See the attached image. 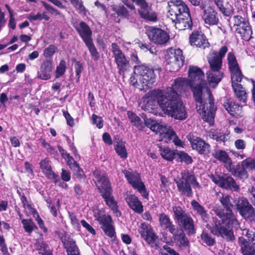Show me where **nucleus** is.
Returning a JSON list of instances; mask_svg holds the SVG:
<instances>
[{"mask_svg": "<svg viewBox=\"0 0 255 255\" xmlns=\"http://www.w3.org/2000/svg\"><path fill=\"white\" fill-rule=\"evenodd\" d=\"M189 86L196 102V109L202 118L210 124L213 122L216 107L204 74L201 69L190 66L188 70Z\"/></svg>", "mask_w": 255, "mask_h": 255, "instance_id": "nucleus-1", "label": "nucleus"}, {"mask_svg": "<svg viewBox=\"0 0 255 255\" xmlns=\"http://www.w3.org/2000/svg\"><path fill=\"white\" fill-rule=\"evenodd\" d=\"M168 93L160 89H155L146 94L142 98L140 103L141 109L144 111L149 110L150 106L155 105L156 102L164 112V113L176 119V117H179L177 113L175 112L173 106L176 107L180 111V105L176 100V96L173 94L171 96L167 95Z\"/></svg>", "mask_w": 255, "mask_h": 255, "instance_id": "nucleus-2", "label": "nucleus"}, {"mask_svg": "<svg viewBox=\"0 0 255 255\" xmlns=\"http://www.w3.org/2000/svg\"><path fill=\"white\" fill-rule=\"evenodd\" d=\"M167 16L179 30L191 28L192 26L189 8L182 0H175L168 2Z\"/></svg>", "mask_w": 255, "mask_h": 255, "instance_id": "nucleus-3", "label": "nucleus"}, {"mask_svg": "<svg viewBox=\"0 0 255 255\" xmlns=\"http://www.w3.org/2000/svg\"><path fill=\"white\" fill-rule=\"evenodd\" d=\"M214 212L216 215L221 219L222 224L228 227L229 229L221 226L220 221L214 217L213 218L214 227L211 231L212 233L218 237L232 239L233 232L230 228H238L239 223L232 210L217 209L214 210Z\"/></svg>", "mask_w": 255, "mask_h": 255, "instance_id": "nucleus-4", "label": "nucleus"}, {"mask_svg": "<svg viewBox=\"0 0 255 255\" xmlns=\"http://www.w3.org/2000/svg\"><path fill=\"white\" fill-rule=\"evenodd\" d=\"M130 81L133 86L140 90L149 88L155 82L154 70L143 65L135 66Z\"/></svg>", "mask_w": 255, "mask_h": 255, "instance_id": "nucleus-5", "label": "nucleus"}, {"mask_svg": "<svg viewBox=\"0 0 255 255\" xmlns=\"http://www.w3.org/2000/svg\"><path fill=\"white\" fill-rule=\"evenodd\" d=\"M94 176L98 182L97 187L107 205L115 213L119 216L121 213L118 209V206L116 201L111 195V188L110 182L107 177V174L98 170L94 172Z\"/></svg>", "mask_w": 255, "mask_h": 255, "instance_id": "nucleus-6", "label": "nucleus"}, {"mask_svg": "<svg viewBox=\"0 0 255 255\" xmlns=\"http://www.w3.org/2000/svg\"><path fill=\"white\" fill-rule=\"evenodd\" d=\"M189 85V81L186 78H177L174 80V84L170 87H168L166 89L163 90L165 92H167V95L171 96L173 93L176 94V100L180 105V107L181 108V111H179V109L176 108V106H173V110L177 113V116L179 117H176L177 120H183L187 117V114L185 109V107L184 106L183 102L179 97L178 93H180L182 91H184L186 87Z\"/></svg>", "mask_w": 255, "mask_h": 255, "instance_id": "nucleus-7", "label": "nucleus"}, {"mask_svg": "<svg viewBox=\"0 0 255 255\" xmlns=\"http://www.w3.org/2000/svg\"><path fill=\"white\" fill-rule=\"evenodd\" d=\"M176 183L179 191L187 197L192 196L193 192L191 185L195 189L200 188L194 175L188 171L182 173V177L177 180Z\"/></svg>", "mask_w": 255, "mask_h": 255, "instance_id": "nucleus-8", "label": "nucleus"}, {"mask_svg": "<svg viewBox=\"0 0 255 255\" xmlns=\"http://www.w3.org/2000/svg\"><path fill=\"white\" fill-rule=\"evenodd\" d=\"M228 48L227 46H223L219 49L218 52L213 51L210 53V55L207 57L208 62L210 65V69L218 72L221 71L222 67V60L227 53ZM219 74L218 73H217Z\"/></svg>", "mask_w": 255, "mask_h": 255, "instance_id": "nucleus-9", "label": "nucleus"}, {"mask_svg": "<svg viewBox=\"0 0 255 255\" xmlns=\"http://www.w3.org/2000/svg\"><path fill=\"white\" fill-rule=\"evenodd\" d=\"M123 172L132 187L137 189L144 198L147 199L148 194L143 183L141 181L139 174L136 172L132 171L131 169L124 170Z\"/></svg>", "mask_w": 255, "mask_h": 255, "instance_id": "nucleus-10", "label": "nucleus"}, {"mask_svg": "<svg viewBox=\"0 0 255 255\" xmlns=\"http://www.w3.org/2000/svg\"><path fill=\"white\" fill-rule=\"evenodd\" d=\"M165 58L168 65L172 67V70L177 71L184 64V59L182 51L171 48L166 51Z\"/></svg>", "mask_w": 255, "mask_h": 255, "instance_id": "nucleus-11", "label": "nucleus"}, {"mask_svg": "<svg viewBox=\"0 0 255 255\" xmlns=\"http://www.w3.org/2000/svg\"><path fill=\"white\" fill-rule=\"evenodd\" d=\"M159 222L160 227L163 229L168 230L175 238V239H184L185 234L182 230H177L170 221L169 217L164 213L159 215Z\"/></svg>", "mask_w": 255, "mask_h": 255, "instance_id": "nucleus-12", "label": "nucleus"}, {"mask_svg": "<svg viewBox=\"0 0 255 255\" xmlns=\"http://www.w3.org/2000/svg\"><path fill=\"white\" fill-rule=\"evenodd\" d=\"M146 33L150 41L157 44H165L169 39L167 33L159 28L150 27L146 30Z\"/></svg>", "mask_w": 255, "mask_h": 255, "instance_id": "nucleus-13", "label": "nucleus"}, {"mask_svg": "<svg viewBox=\"0 0 255 255\" xmlns=\"http://www.w3.org/2000/svg\"><path fill=\"white\" fill-rule=\"evenodd\" d=\"M210 178L213 182L222 188L235 191L239 189V186L236 184L235 180L228 175H212Z\"/></svg>", "mask_w": 255, "mask_h": 255, "instance_id": "nucleus-14", "label": "nucleus"}, {"mask_svg": "<svg viewBox=\"0 0 255 255\" xmlns=\"http://www.w3.org/2000/svg\"><path fill=\"white\" fill-rule=\"evenodd\" d=\"M111 47V50L119 71L120 73H124L128 68L129 62L117 44L112 43Z\"/></svg>", "mask_w": 255, "mask_h": 255, "instance_id": "nucleus-15", "label": "nucleus"}, {"mask_svg": "<svg viewBox=\"0 0 255 255\" xmlns=\"http://www.w3.org/2000/svg\"><path fill=\"white\" fill-rule=\"evenodd\" d=\"M227 60L229 68L231 73L232 81H241L243 77L238 63L234 53L229 52L228 54Z\"/></svg>", "mask_w": 255, "mask_h": 255, "instance_id": "nucleus-16", "label": "nucleus"}, {"mask_svg": "<svg viewBox=\"0 0 255 255\" xmlns=\"http://www.w3.org/2000/svg\"><path fill=\"white\" fill-rule=\"evenodd\" d=\"M140 6L138 12L141 17L145 19L155 21L157 20L156 14L148 6L145 0H131Z\"/></svg>", "mask_w": 255, "mask_h": 255, "instance_id": "nucleus-17", "label": "nucleus"}, {"mask_svg": "<svg viewBox=\"0 0 255 255\" xmlns=\"http://www.w3.org/2000/svg\"><path fill=\"white\" fill-rule=\"evenodd\" d=\"M189 39L191 45L202 49L209 47L210 45L205 36L198 31L193 32L189 37Z\"/></svg>", "mask_w": 255, "mask_h": 255, "instance_id": "nucleus-18", "label": "nucleus"}, {"mask_svg": "<svg viewBox=\"0 0 255 255\" xmlns=\"http://www.w3.org/2000/svg\"><path fill=\"white\" fill-rule=\"evenodd\" d=\"M224 107L231 116L236 118L243 117L242 107L231 100H227L224 103Z\"/></svg>", "mask_w": 255, "mask_h": 255, "instance_id": "nucleus-19", "label": "nucleus"}, {"mask_svg": "<svg viewBox=\"0 0 255 255\" xmlns=\"http://www.w3.org/2000/svg\"><path fill=\"white\" fill-rule=\"evenodd\" d=\"M40 167L42 172L46 177L50 180H52L55 183L60 181L59 175L56 174L52 170L49 161L47 159H44L40 162Z\"/></svg>", "mask_w": 255, "mask_h": 255, "instance_id": "nucleus-20", "label": "nucleus"}, {"mask_svg": "<svg viewBox=\"0 0 255 255\" xmlns=\"http://www.w3.org/2000/svg\"><path fill=\"white\" fill-rule=\"evenodd\" d=\"M190 141L192 148L197 150L200 154H206L209 152L210 145L201 138L193 136Z\"/></svg>", "mask_w": 255, "mask_h": 255, "instance_id": "nucleus-21", "label": "nucleus"}, {"mask_svg": "<svg viewBox=\"0 0 255 255\" xmlns=\"http://www.w3.org/2000/svg\"><path fill=\"white\" fill-rule=\"evenodd\" d=\"M98 221L102 225V228L105 233L109 237L115 236V231L112 225V219L109 216H103L98 218Z\"/></svg>", "mask_w": 255, "mask_h": 255, "instance_id": "nucleus-22", "label": "nucleus"}, {"mask_svg": "<svg viewBox=\"0 0 255 255\" xmlns=\"http://www.w3.org/2000/svg\"><path fill=\"white\" fill-rule=\"evenodd\" d=\"M125 200L129 207L135 213L141 214L143 211L142 203L134 195H127Z\"/></svg>", "mask_w": 255, "mask_h": 255, "instance_id": "nucleus-23", "label": "nucleus"}, {"mask_svg": "<svg viewBox=\"0 0 255 255\" xmlns=\"http://www.w3.org/2000/svg\"><path fill=\"white\" fill-rule=\"evenodd\" d=\"M217 14L216 11L212 7L209 6L204 10L202 18L206 24L210 25H215L219 21Z\"/></svg>", "mask_w": 255, "mask_h": 255, "instance_id": "nucleus-24", "label": "nucleus"}, {"mask_svg": "<svg viewBox=\"0 0 255 255\" xmlns=\"http://www.w3.org/2000/svg\"><path fill=\"white\" fill-rule=\"evenodd\" d=\"M53 69L52 63L50 60H46L41 64L40 71L38 72V78L44 80L50 79Z\"/></svg>", "mask_w": 255, "mask_h": 255, "instance_id": "nucleus-25", "label": "nucleus"}, {"mask_svg": "<svg viewBox=\"0 0 255 255\" xmlns=\"http://www.w3.org/2000/svg\"><path fill=\"white\" fill-rule=\"evenodd\" d=\"M219 10L225 15L230 16L233 14L234 8L228 0H212Z\"/></svg>", "mask_w": 255, "mask_h": 255, "instance_id": "nucleus-26", "label": "nucleus"}, {"mask_svg": "<svg viewBox=\"0 0 255 255\" xmlns=\"http://www.w3.org/2000/svg\"><path fill=\"white\" fill-rule=\"evenodd\" d=\"M212 155L216 159L225 164L227 170L230 171L232 168V162L228 153L224 150H218L215 151Z\"/></svg>", "mask_w": 255, "mask_h": 255, "instance_id": "nucleus-27", "label": "nucleus"}, {"mask_svg": "<svg viewBox=\"0 0 255 255\" xmlns=\"http://www.w3.org/2000/svg\"><path fill=\"white\" fill-rule=\"evenodd\" d=\"M157 134H159L160 136V140L164 141L165 142H168L172 140L173 135L176 134L170 127L162 125Z\"/></svg>", "mask_w": 255, "mask_h": 255, "instance_id": "nucleus-28", "label": "nucleus"}, {"mask_svg": "<svg viewBox=\"0 0 255 255\" xmlns=\"http://www.w3.org/2000/svg\"><path fill=\"white\" fill-rule=\"evenodd\" d=\"M217 72L212 70H208L206 72L207 79L210 86L215 88L220 82L223 76V73L222 71Z\"/></svg>", "mask_w": 255, "mask_h": 255, "instance_id": "nucleus-29", "label": "nucleus"}, {"mask_svg": "<svg viewBox=\"0 0 255 255\" xmlns=\"http://www.w3.org/2000/svg\"><path fill=\"white\" fill-rule=\"evenodd\" d=\"M241 81H232V87L237 98L242 102H245L247 99V93L242 85L239 84Z\"/></svg>", "mask_w": 255, "mask_h": 255, "instance_id": "nucleus-30", "label": "nucleus"}, {"mask_svg": "<svg viewBox=\"0 0 255 255\" xmlns=\"http://www.w3.org/2000/svg\"><path fill=\"white\" fill-rule=\"evenodd\" d=\"M76 28L85 42L92 40L91 38L92 31L86 23L81 22Z\"/></svg>", "mask_w": 255, "mask_h": 255, "instance_id": "nucleus-31", "label": "nucleus"}, {"mask_svg": "<svg viewBox=\"0 0 255 255\" xmlns=\"http://www.w3.org/2000/svg\"><path fill=\"white\" fill-rule=\"evenodd\" d=\"M139 232L143 239H155L157 238L151 226L144 223L141 224Z\"/></svg>", "mask_w": 255, "mask_h": 255, "instance_id": "nucleus-32", "label": "nucleus"}, {"mask_svg": "<svg viewBox=\"0 0 255 255\" xmlns=\"http://www.w3.org/2000/svg\"><path fill=\"white\" fill-rule=\"evenodd\" d=\"M236 31L241 35L243 39L246 41H249L252 38L253 31L249 21L245 22L242 26L238 27Z\"/></svg>", "mask_w": 255, "mask_h": 255, "instance_id": "nucleus-33", "label": "nucleus"}, {"mask_svg": "<svg viewBox=\"0 0 255 255\" xmlns=\"http://www.w3.org/2000/svg\"><path fill=\"white\" fill-rule=\"evenodd\" d=\"M67 255H73L80 253L79 249L73 240H62Z\"/></svg>", "mask_w": 255, "mask_h": 255, "instance_id": "nucleus-34", "label": "nucleus"}, {"mask_svg": "<svg viewBox=\"0 0 255 255\" xmlns=\"http://www.w3.org/2000/svg\"><path fill=\"white\" fill-rule=\"evenodd\" d=\"M178 223L183 226L188 234L193 235L195 233L196 230L194 227V221L190 216L189 215Z\"/></svg>", "mask_w": 255, "mask_h": 255, "instance_id": "nucleus-35", "label": "nucleus"}, {"mask_svg": "<svg viewBox=\"0 0 255 255\" xmlns=\"http://www.w3.org/2000/svg\"><path fill=\"white\" fill-rule=\"evenodd\" d=\"M161 156L164 159L171 161L176 158L177 150L171 149L169 147H159Z\"/></svg>", "mask_w": 255, "mask_h": 255, "instance_id": "nucleus-36", "label": "nucleus"}, {"mask_svg": "<svg viewBox=\"0 0 255 255\" xmlns=\"http://www.w3.org/2000/svg\"><path fill=\"white\" fill-rule=\"evenodd\" d=\"M191 204L194 211L199 215L203 220L206 221V220L209 218V215L204 208L194 200L191 202Z\"/></svg>", "mask_w": 255, "mask_h": 255, "instance_id": "nucleus-37", "label": "nucleus"}, {"mask_svg": "<svg viewBox=\"0 0 255 255\" xmlns=\"http://www.w3.org/2000/svg\"><path fill=\"white\" fill-rule=\"evenodd\" d=\"M127 114L131 123L138 129L141 130L144 128V124L142 120L134 113L128 111Z\"/></svg>", "mask_w": 255, "mask_h": 255, "instance_id": "nucleus-38", "label": "nucleus"}, {"mask_svg": "<svg viewBox=\"0 0 255 255\" xmlns=\"http://www.w3.org/2000/svg\"><path fill=\"white\" fill-rule=\"evenodd\" d=\"M58 148L61 153V156L66 160L67 165L70 167L71 169L74 168V166L78 165L74 158L70 156L68 153L65 151L61 146L58 145Z\"/></svg>", "mask_w": 255, "mask_h": 255, "instance_id": "nucleus-39", "label": "nucleus"}, {"mask_svg": "<svg viewBox=\"0 0 255 255\" xmlns=\"http://www.w3.org/2000/svg\"><path fill=\"white\" fill-rule=\"evenodd\" d=\"M217 196L220 202L225 208V210H231V208L233 206L231 201V197L228 194L222 193H219Z\"/></svg>", "mask_w": 255, "mask_h": 255, "instance_id": "nucleus-40", "label": "nucleus"}, {"mask_svg": "<svg viewBox=\"0 0 255 255\" xmlns=\"http://www.w3.org/2000/svg\"><path fill=\"white\" fill-rule=\"evenodd\" d=\"M245 219L253 221L255 220V211L251 204L240 213Z\"/></svg>", "mask_w": 255, "mask_h": 255, "instance_id": "nucleus-41", "label": "nucleus"}, {"mask_svg": "<svg viewBox=\"0 0 255 255\" xmlns=\"http://www.w3.org/2000/svg\"><path fill=\"white\" fill-rule=\"evenodd\" d=\"M144 126H146L149 128L151 130L156 133H157V131H159V129L162 125L151 119L145 117L144 118Z\"/></svg>", "mask_w": 255, "mask_h": 255, "instance_id": "nucleus-42", "label": "nucleus"}, {"mask_svg": "<svg viewBox=\"0 0 255 255\" xmlns=\"http://www.w3.org/2000/svg\"><path fill=\"white\" fill-rule=\"evenodd\" d=\"M36 250L39 252V254L42 255L44 253L50 251L49 246L43 240H37L35 244Z\"/></svg>", "mask_w": 255, "mask_h": 255, "instance_id": "nucleus-43", "label": "nucleus"}, {"mask_svg": "<svg viewBox=\"0 0 255 255\" xmlns=\"http://www.w3.org/2000/svg\"><path fill=\"white\" fill-rule=\"evenodd\" d=\"M115 150L118 154L123 158H126L128 153L125 148V143L123 141H120L115 145Z\"/></svg>", "mask_w": 255, "mask_h": 255, "instance_id": "nucleus-44", "label": "nucleus"}, {"mask_svg": "<svg viewBox=\"0 0 255 255\" xmlns=\"http://www.w3.org/2000/svg\"><path fill=\"white\" fill-rule=\"evenodd\" d=\"M173 211L178 223L189 216L180 207L174 206L173 207Z\"/></svg>", "mask_w": 255, "mask_h": 255, "instance_id": "nucleus-45", "label": "nucleus"}, {"mask_svg": "<svg viewBox=\"0 0 255 255\" xmlns=\"http://www.w3.org/2000/svg\"><path fill=\"white\" fill-rule=\"evenodd\" d=\"M241 165L244 169L255 170V159L247 158L242 161Z\"/></svg>", "mask_w": 255, "mask_h": 255, "instance_id": "nucleus-46", "label": "nucleus"}, {"mask_svg": "<svg viewBox=\"0 0 255 255\" xmlns=\"http://www.w3.org/2000/svg\"><path fill=\"white\" fill-rule=\"evenodd\" d=\"M234 203L240 213L250 205L248 200L244 197L239 198L238 200H235Z\"/></svg>", "mask_w": 255, "mask_h": 255, "instance_id": "nucleus-47", "label": "nucleus"}, {"mask_svg": "<svg viewBox=\"0 0 255 255\" xmlns=\"http://www.w3.org/2000/svg\"><path fill=\"white\" fill-rule=\"evenodd\" d=\"M177 160L180 162H184L187 164H190L192 162L191 157L187 153L183 151H178L177 150L176 154Z\"/></svg>", "mask_w": 255, "mask_h": 255, "instance_id": "nucleus-48", "label": "nucleus"}, {"mask_svg": "<svg viewBox=\"0 0 255 255\" xmlns=\"http://www.w3.org/2000/svg\"><path fill=\"white\" fill-rule=\"evenodd\" d=\"M85 43L87 46L93 59L94 60H98L99 58V53L97 52L95 46L94 45L92 40L87 41Z\"/></svg>", "mask_w": 255, "mask_h": 255, "instance_id": "nucleus-49", "label": "nucleus"}, {"mask_svg": "<svg viewBox=\"0 0 255 255\" xmlns=\"http://www.w3.org/2000/svg\"><path fill=\"white\" fill-rule=\"evenodd\" d=\"M209 136L210 138L219 142H224L226 140V136L224 134L215 131H210Z\"/></svg>", "mask_w": 255, "mask_h": 255, "instance_id": "nucleus-50", "label": "nucleus"}, {"mask_svg": "<svg viewBox=\"0 0 255 255\" xmlns=\"http://www.w3.org/2000/svg\"><path fill=\"white\" fill-rule=\"evenodd\" d=\"M23 226L26 232L30 233L34 228H36V226L34 225L33 222L31 220L23 219L22 220Z\"/></svg>", "mask_w": 255, "mask_h": 255, "instance_id": "nucleus-51", "label": "nucleus"}, {"mask_svg": "<svg viewBox=\"0 0 255 255\" xmlns=\"http://www.w3.org/2000/svg\"><path fill=\"white\" fill-rule=\"evenodd\" d=\"M66 63L65 61L62 60L60 61L59 65L57 67L56 70V77L59 78L63 75L66 70Z\"/></svg>", "mask_w": 255, "mask_h": 255, "instance_id": "nucleus-52", "label": "nucleus"}, {"mask_svg": "<svg viewBox=\"0 0 255 255\" xmlns=\"http://www.w3.org/2000/svg\"><path fill=\"white\" fill-rule=\"evenodd\" d=\"M242 247V252L243 255H255V251L252 247L249 246L247 242H245Z\"/></svg>", "mask_w": 255, "mask_h": 255, "instance_id": "nucleus-53", "label": "nucleus"}, {"mask_svg": "<svg viewBox=\"0 0 255 255\" xmlns=\"http://www.w3.org/2000/svg\"><path fill=\"white\" fill-rule=\"evenodd\" d=\"M71 169L73 171L74 174L75 176H76L78 179L81 180L85 178L84 172L79 164L76 166H74V168Z\"/></svg>", "mask_w": 255, "mask_h": 255, "instance_id": "nucleus-54", "label": "nucleus"}, {"mask_svg": "<svg viewBox=\"0 0 255 255\" xmlns=\"http://www.w3.org/2000/svg\"><path fill=\"white\" fill-rule=\"evenodd\" d=\"M234 24L238 26V27L243 25L245 22L248 21L245 18H244L240 15H236L234 16Z\"/></svg>", "mask_w": 255, "mask_h": 255, "instance_id": "nucleus-55", "label": "nucleus"}, {"mask_svg": "<svg viewBox=\"0 0 255 255\" xmlns=\"http://www.w3.org/2000/svg\"><path fill=\"white\" fill-rule=\"evenodd\" d=\"M57 48L53 45H50L45 49L44 55L46 57L52 56L56 52Z\"/></svg>", "mask_w": 255, "mask_h": 255, "instance_id": "nucleus-56", "label": "nucleus"}, {"mask_svg": "<svg viewBox=\"0 0 255 255\" xmlns=\"http://www.w3.org/2000/svg\"><path fill=\"white\" fill-rule=\"evenodd\" d=\"M41 3L42 5L44 6L45 9L47 10L51 14L55 15H58L60 14V12L58 10H57L56 9L52 7L51 5L47 3L46 2L42 1Z\"/></svg>", "mask_w": 255, "mask_h": 255, "instance_id": "nucleus-57", "label": "nucleus"}, {"mask_svg": "<svg viewBox=\"0 0 255 255\" xmlns=\"http://www.w3.org/2000/svg\"><path fill=\"white\" fill-rule=\"evenodd\" d=\"M92 119L93 124L96 125L99 128L103 127V120L101 117L93 114L92 116Z\"/></svg>", "mask_w": 255, "mask_h": 255, "instance_id": "nucleus-58", "label": "nucleus"}, {"mask_svg": "<svg viewBox=\"0 0 255 255\" xmlns=\"http://www.w3.org/2000/svg\"><path fill=\"white\" fill-rule=\"evenodd\" d=\"M71 3L77 8L80 12H83L85 10V7L82 3L81 0H69Z\"/></svg>", "mask_w": 255, "mask_h": 255, "instance_id": "nucleus-59", "label": "nucleus"}, {"mask_svg": "<svg viewBox=\"0 0 255 255\" xmlns=\"http://www.w3.org/2000/svg\"><path fill=\"white\" fill-rule=\"evenodd\" d=\"M116 12L119 16H123L125 17L129 16L128 11L124 6H119L116 10Z\"/></svg>", "mask_w": 255, "mask_h": 255, "instance_id": "nucleus-60", "label": "nucleus"}, {"mask_svg": "<svg viewBox=\"0 0 255 255\" xmlns=\"http://www.w3.org/2000/svg\"><path fill=\"white\" fill-rule=\"evenodd\" d=\"M75 69L76 75L78 76L77 80H79L80 77V74L83 70V65L79 61H75Z\"/></svg>", "mask_w": 255, "mask_h": 255, "instance_id": "nucleus-61", "label": "nucleus"}, {"mask_svg": "<svg viewBox=\"0 0 255 255\" xmlns=\"http://www.w3.org/2000/svg\"><path fill=\"white\" fill-rule=\"evenodd\" d=\"M61 176L62 179L65 182L69 181L71 179V174L70 172L64 168L62 169Z\"/></svg>", "mask_w": 255, "mask_h": 255, "instance_id": "nucleus-62", "label": "nucleus"}, {"mask_svg": "<svg viewBox=\"0 0 255 255\" xmlns=\"http://www.w3.org/2000/svg\"><path fill=\"white\" fill-rule=\"evenodd\" d=\"M242 234L245 236L249 239H254L255 238V233L252 230L249 229H244L242 231Z\"/></svg>", "mask_w": 255, "mask_h": 255, "instance_id": "nucleus-63", "label": "nucleus"}, {"mask_svg": "<svg viewBox=\"0 0 255 255\" xmlns=\"http://www.w3.org/2000/svg\"><path fill=\"white\" fill-rule=\"evenodd\" d=\"M235 146L238 149H244L246 148V143L243 139H237L235 141Z\"/></svg>", "mask_w": 255, "mask_h": 255, "instance_id": "nucleus-64", "label": "nucleus"}]
</instances>
